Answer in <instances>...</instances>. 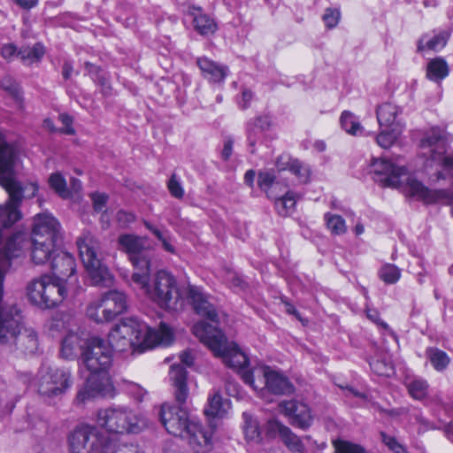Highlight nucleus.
Here are the masks:
<instances>
[{"label": "nucleus", "instance_id": "nucleus-14", "mask_svg": "<svg viewBox=\"0 0 453 453\" xmlns=\"http://www.w3.org/2000/svg\"><path fill=\"white\" fill-rule=\"evenodd\" d=\"M72 384L71 372L65 368L42 365L35 379L39 394L47 397L63 395Z\"/></svg>", "mask_w": 453, "mask_h": 453}, {"label": "nucleus", "instance_id": "nucleus-33", "mask_svg": "<svg viewBox=\"0 0 453 453\" xmlns=\"http://www.w3.org/2000/svg\"><path fill=\"white\" fill-rule=\"evenodd\" d=\"M45 54L44 46L37 42L33 46H24L18 51V56L24 65H32L39 62Z\"/></svg>", "mask_w": 453, "mask_h": 453}, {"label": "nucleus", "instance_id": "nucleus-26", "mask_svg": "<svg viewBox=\"0 0 453 453\" xmlns=\"http://www.w3.org/2000/svg\"><path fill=\"white\" fill-rule=\"evenodd\" d=\"M267 428L270 434H278L290 451L295 453H301L303 451V445L301 440L288 426L277 420H270Z\"/></svg>", "mask_w": 453, "mask_h": 453}, {"label": "nucleus", "instance_id": "nucleus-59", "mask_svg": "<svg viewBox=\"0 0 453 453\" xmlns=\"http://www.w3.org/2000/svg\"><path fill=\"white\" fill-rule=\"evenodd\" d=\"M18 6L25 10H30L35 7L38 4V0H12Z\"/></svg>", "mask_w": 453, "mask_h": 453}, {"label": "nucleus", "instance_id": "nucleus-18", "mask_svg": "<svg viewBox=\"0 0 453 453\" xmlns=\"http://www.w3.org/2000/svg\"><path fill=\"white\" fill-rule=\"evenodd\" d=\"M446 135L443 129L432 127L420 141L421 148H431V160L453 170V154H446Z\"/></svg>", "mask_w": 453, "mask_h": 453}, {"label": "nucleus", "instance_id": "nucleus-44", "mask_svg": "<svg viewBox=\"0 0 453 453\" xmlns=\"http://www.w3.org/2000/svg\"><path fill=\"white\" fill-rule=\"evenodd\" d=\"M144 225L161 242L163 248L169 253H175V248L172 243V239L167 232L161 231L150 223L145 221Z\"/></svg>", "mask_w": 453, "mask_h": 453}, {"label": "nucleus", "instance_id": "nucleus-12", "mask_svg": "<svg viewBox=\"0 0 453 453\" xmlns=\"http://www.w3.org/2000/svg\"><path fill=\"white\" fill-rule=\"evenodd\" d=\"M244 383L252 387L254 390H260V395L265 396L266 392L274 395H287L294 392V386L282 373L266 366L253 368V372H244Z\"/></svg>", "mask_w": 453, "mask_h": 453}, {"label": "nucleus", "instance_id": "nucleus-19", "mask_svg": "<svg viewBox=\"0 0 453 453\" xmlns=\"http://www.w3.org/2000/svg\"><path fill=\"white\" fill-rule=\"evenodd\" d=\"M188 296L192 301L196 312L209 319L211 324L205 321L203 322L218 328L219 315L214 304L211 302V297L195 286L188 288Z\"/></svg>", "mask_w": 453, "mask_h": 453}, {"label": "nucleus", "instance_id": "nucleus-4", "mask_svg": "<svg viewBox=\"0 0 453 453\" xmlns=\"http://www.w3.org/2000/svg\"><path fill=\"white\" fill-rule=\"evenodd\" d=\"M20 157L21 148L17 142H0V186L8 194L5 211L12 222L20 218L22 201L35 197L39 189L36 182L22 183L17 179Z\"/></svg>", "mask_w": 453, "mask_h": 453}, {"label": "nucleus", "instance_id": "nucleus-11", "mask_svg": "<svg viewBox=\"0 0 453 453\" xmlns=\"http://www.w3.org/2000/svg\"><path fill=\"white\" fill-rule=\"evenodd\" d=\"M67 287L60 279L42 275L34 279L27 286L28 300L42 309L53 308L67 296Z\"/></svg>", "mask_w": 453, "mask_h": 453}, {"label": "nucleus", "instance_id": "nucleus-61", "mask_svg": "<svg viewBox=\"0 0 453 453\" xmlns=\"http://www.w3.org/2000/svg\"><path fill=\"white\" fill-rule=\"evenodd\" d=\"M180 359L183 365L191 366L193 365L194 357L189 350H185L180 355Z\"/></svg>", "mask_w": 453, "mask_h": 453}, {"label": "nucleus", "instance_id": "nucleus-50", "mask_svg": "<svg viewBox=\"0 0 453 453\" xmlns=\"http://www.w3.org/2000/svg\"><path fill=\"white\" fill-rule=\"evenodd\" d=\"M167 188L170 194L175 198L180 199L183 197L184 189L175 174L171 176L167 183Z\"/></svg>", "mask_w": 453, "mask_h": 453}, {"label": "nucleus", "instance_id": "nucleus-51", "mask_svg": "<svg viewBox=\"0 0 453 453\" xmlns=\"http://www.w3.org/2000/svg\"><path fill=\"white\" fill-rule=\"evenodd\" d=\"M58 119L63 125L61 128H59V133L73 135L75 134V129L73 127V119L70 115L66 113H61L58 116Z\"/></svg>", "mask_w": 453, "mask_h": 453}, {"label": "nucleus", "instance_id": "nucleus-62", "mask_svg": "<svg viewBox=\"0 0 453 453\" xmlns=\"http://www.w3.org/2000/svg\"><path fill=\"white\" fill-rule=\"evenodd\" d=\"M252 99V93L250 90H248V89H245L242 91V103H241V106L242 109H245L247 108L249 103L251 101Z\"/></svg>", "mask_w": 453, "mask_h": 453}, {"label": "nucleus", "instance_id": "nucleus-43", "mask_svg": "<svg viewBox=\"0 0 453 453\" xmlns=\"http://www.w3.org/2000/svg\"><path fill=\"white\" fill-rule=\"evenodd\" d=\"M50 187L61 197L67 198L70 191L66 188L65 179L59 173H52L49 178Z\"/></svg>", "mask_w": 453, "mask_h": 453}, {"label": "nucleus", "instance_id": "nucleus-47", "mask_svg": "<svg viewBox=\"0 0 453 453\" xmlns=\"http://www.w3.org/2000/svg\"><path fill=\"white\" fill-rule=\"evenodd\" d=\"M380 439L393 453H409L405 446L400 443L395 436L389 435L385 432L380 433Z\"/></svg>", "mask_w": 453, "mask_h": 453}, {"label": "nucleus", "instance_id": "nucleus-23", "mask_svg": "<svg viewBox=\"0 0 453 453\" xmlns=\"http://www.w3.org/2000/svg\"><path fill=\"white\" fill-rule=\"evenodd\" d=\"M403 108L392 102H384L377 106V120L380 127H404L402 120Z\"/></svg>", "mask_w": 453, "mask_h": 453}, {"label": "nucleus", "instance_id": "nucleus-37", "mask_svg": "<svg viewBox=\"0 0 453 453\" xmlns=\"http://www.w3.org/2000/svg\"><path fill=\"white\" fill-rule=\"evenodd\" d=\"M426 355L433 367L438 372L445 370L450 362V358L447 353L437 348H428L426 351Z\"/></svg>", "mask_w": 453, "mask_h": 453}, {"label": "nucleus", "instance_id": "nucleus-17", "mask_svg": "<svg viewBox=\"0 0 453 453\" xmlns=\"http://www.w3.org/2000/svg\"><path fill=\"white\" fill-rule=\"evenodd\" d=\"M159 415L165 430L173 436L180 438L187 434L191 425L197 421L186 409L168 403L161 406Z\"/></svg>", "mask_w": 453, "mask_h": 453}, {"label": "nucleus", "instance_id": "nucleus-21", "mask_svg": "<svg viewBox=\"0 0 453 453\" xmlns=\"http://www.w3.org/2000/svg\"><path fill=\"white\" fill-rule=\"evenodd\" d=\"M182 439L187 441L195 453H208L212 449L211 434L198 420L191 425Z\"/></svg>", "mask_w": 453, "mask_h": 453}, {"label": "nucleus", "instance_id": "nucleus-8", "mask_svg": "<svg viewBox=\"0 0 453 453\" xmlns=\"http://www.w3.org/2000/svg\"><path fill=\"white\" fill-rule=\"evenodd\" d=\"M193 334L215 356L222 357L227 366L237 369L242 379L244 372H253V369L247 368L249 362L247 356L235 346H228L224 334L219 328L203 322L196 323L193 326Z\"/></svg>", "mask_w": 453, "mask_h": 453}, {"label": "nucleus", "instance_id": "nucleus-3", "mask_svg": "<svg viewBox=\"0 0 453 453\" xmlns=\"http://www.w3.org/2000/svg\"><path fill=\"white\" fill-rule=\"evenodd\" d=\"M370 173L374 181L382 187L398 188L404 195L425 203H434L447 197L445 190L430 189L410 174L400 157L372 158Z\"/></svg>", "mask_w": 453, "mask_h": 453}, {"label": "nucleus", "instance_id": "nucleus-30", "mask_svg": "<svg viewBox=\"0 0 453 453\" xmlns=\"http://www.w3.org/2000/svg\"><path fill=\"white\" fill-rule=\"evenodd\" d=\"M88 339L82 338L78 333L69 332L63 339L60 349V356L65 359H74L86 348Z\"/></svg>", "mask_w": 453, "mask_h": 453}, {"label": "nucleus", "instance_id": "nucleus-25", "mask_svg": "<svg viewBox=\"0 0 453 453\" xmlns=\"http://www.w3.org/2000/svg\"><path fill=\"white\" fill-rule=\"evenodd\" d=\"M275 165L279 171H289L300 183H307L310 180V166L288 154L279 156Z\"/></svg>", "mask_w": 453, "mask_h": 453}, {"label": "nucleus", "instance_id": "nucleus-1", "mask_svg": "<svg viewBox=\"0 0 453 453\" xmlns=\"http://www.w3.org/2000/svg\"><path fill=\"white\" fill-rule=\"evenodd\" d=\"M82 362L90 373L79 389L76 401L85 403L96 396L114 397L116 389L107 372L112 363L111 346L99 337L88 339L82 351Z\"/></svg>", "mask_w": 453, "mask_h": 453}, {"label": "nucleus", "instance_id": "nucleus-31", "mask_svg": "<svg viewBox=\"0 0 453 453\" xmlns=\"http://www.w3.org/2000/svg\"><path fill=\"white\" fill-rule=\"evenodd\" d=\"M272 126V119L269 116H259L254 120L249 122L247 127V136L250 152L254 153V147L259 140L262 133L268 130Z\"/></svg>", "mask_w": 453, "mask_h": 453}, {"label": "nucleus", "instance_id": "nucleus-39", "mask_svg": "<svg viewBox=\"0 0 453 453\" xmlns=\"http://www.w3.org/2000/svg\"><path fill=\"white\" fill-rule=\"evenodd\" d=\"M342 127L352 135H357L362 133V127L357 118L350 111H345L342 113L340 118Z\"/></svg>", "mask_w": 453, "mask_h": 453}, {"label": "nucleus", "instance_id": "nucleus-42", "mask_svg": "<svg viewBox=\"0 0 453 453\" xmlns=\"http://www.w3.org/2000/svg\"><path fill=\"white\" fill-rule=\"evenodd\" d=\"M324 219L326 223L327 228L334 234H342L347 231L345 220L343 219L342 217L327 212L325 214Z\"/></svg>", "mask_w": 453, "mask_h": 453}, {"label": "nucleus", "instance_id": "nucleus-15", "mask_svg": "<svg viewBox=\"0 0 453 453\" xmlns=\"http://www.w3.org/2000/svg\"><path fill=\"white\" fill-rule=\"evenodd\" d=\"M3 275L0 273V345L13 348V342L21 332L19 310L4 298Z\"/></svg>", "mask_w": 453, "mask_h": 453}, {"label": "nucleus", "instance_id": "nucleus-24", "mask_svg": "<svg viewBox=\"0 0 453 453\" xmlns=\"http://www.w3.org/2000/svg\"><path fill=\"white\" fill-rule=\"evenodd\" d=\"M50 268L57 277L60 279L62 283L65 284V278H71L76 269L75 259L72 254L60 250L49 263Z\"/></svg>", "mask_w": 453, "mask_h": 453}, {"label": "nucleus", "instance_id": "nucleus-40", "mask_svg": "<svg viewBox=\"0 0 453 453\" xmlns=\"http://www.w3.org/2000/svg\"><path fill=\"white\" fill-rule=\"evenodd\" d=\"M391 130H383L376 137L378 145L383 149L391 147L401 134L403 128L391 127Z\"/></svg>", "mask_w": 453, "mask_h": 453}, {"label": "nucleus", "instance_id": "nucleus-64", "mask_svg": "<svg viewBox=\"0 0 453 453\" xmlns=\"http://www.w3.org/2000/svg\"><path fill=\"white\" fill-rule=\"evenodd\" d=\"M43 127L51 133L59 132V128H57L54 126V123L50 119H45L43 120Z\"/></svg>", "mask_w": 453, "mask_h": 453}, {"label": "nucleus", "instance_id": "nucleus-20", "mask_svg": "<svg viewBox=\"0 0 453 453\" xmlns=\"http://www.w3.org/2000/svg\"><path fill=\"white\" fill-rule=\"evenodd\" d=\"M283 413L290 418L293 426L305 429L311 426L313 417L309 406L296 400L284 401L280 404Z\"/></svg>", "mask_w": 453, "mask_h": 453}, {"label": "nucleus", "instance_id": "nucleus-7", "mask_svg": "<svg viewBox=\"0 0 453 453\" xmlns=\"http://www.w3.org/2000/svg\"><path fill=\"white\" fill-rule=\"evenodd\" d=\"M69 453H143L136 446H123L102 433L96 426H77L68 436Z\"/></svg>", "mask_w": 453, "mask_h": 453}, {"label": "nucleus", "instance_id": "nucleus-63", "mask_svg": "<svg viewBox=\"0 0 453 453\" xmlns=\"http://www.w3.org/2000/svg\"><path fill=\"white\" fill-rule=\"evenodd\" d=\"M73 73V65L70 62H65L62 68V75L63 77L67 80L71 77V74Z\"/></svg>", "mask_w": 453, "mask_h": 453}, {"label": "nucleus", "instance_id": "nucleus-32", "mask_svg": "<svg viewBox=\"0 0 453 453\" xmlns=\"http://www.w3.org/2000/svg\"><path fill=\"white\" fill-rule=\"evenodd\" d=\"M449 39V34L441 31L437 35L430 36L424 35L418 40V50L423 51L425 50H439L444 48Z\"/></svg>", "mask_w": 453, "mask_h": 453}, {"label": "nucleus", "instance_id": "nucleus-34", "mask_svg": "<svg viewBox=\"0 0 453 453\" xmlns=\"http://www.w3.org/2000/svg\"><path fill=\"white\" fill-rule=\"evenodd\" d=\"M229 407L228 401H224L219 394L215 393L209 398L208 405L204 409V413L209 417L222 418L227 413Z\"/></svg>", "mask_w": 453, "mask_h": 453}, {"label": "nucleus", "instance_id": "nucleus-36", "mask_svg": "<svg viewBox=\"0 0 453 453\" xmlns=\"http://www.w3.org/2000/svg\"><path fill=\"white\" fill-rule=\"evenodd\" d=\"M243 433L245 438L249 441L258 442L260 441L261 432L259 429L258 423L250 413L243 412Z\"/></svg>", "mask_w": 453, "mask_h": 453}, {"label": "nucleus", "instance_id": "nucleus-55", "mask_svg": "<svg viewBox=\"0 0 453 453\" xmlns=\"http://www.w3.org/2000/svg\"><path fill=\"white\" fill-rule=\"evenodd\" d=\"M95 211H102L106 205L108 196L104 193H94L91 195Z\"/></svg>", "mask_w": 453, "mask_h": 453}, {"label": "nucleus", "instance_id": "nucleus-56", "mask_svg": "<svg viewBox=\"0 0 453 453\" xmlns=\"http://www.w3.org/2000/svg\"><path fill=\"white\" fill-rule=\"evenodd\" d=\"M118 222L122 226H126L135 219L134 214L126 211H119L116 215Z\"/></svg>", "mask_w": 453, "mask_h": 453}, {"label": "nucleus", "instance_id": "nucleus-10", "mask_svg": "<svg viewBox=\"0 0 453 453\" xmlns=\"http://www.w3.org/2000/svg\"><path fill=\"white\" fill-rule=\"evenodd\" d=\"M97 423L108 432L115 434H138L147 426L143 417L125 405L100 410Z\"/></svg>", "mask_w": 453, "mask_h": 453}, {"label": "nucleus", "instance_id": "nucleus-16", "mask_svg": "<svg viewBox=\"0 0 453 453\" xmlns=\"http://www.w3.org/2000/svg\"><path fill=\"white\" fill-rule=\"evenodd\" d=\"M119 250L125 252L134 267V273L144 272L150 267L151 254L147 237L132 234H120Z\"/></svg>", "mask_w": 453, "mask_h": 453}, {"label": "nucleus", "instance_id": "nucleus-35", "mask_svg": "<svg viewBox=\"0 0 453 453\" xmlns=\"http://www.w3.org/2000/svg\"><path fill=\"white\" fill-rule=\"evenodd\" d=\"M449 74V66L447 62L441 58L432 59L426 69V76L434 81H440Z\"/></svg>", "mask_w": 453, "mask_h": 453}, {"label": "nucleus", "instance_id": "nucleus-58", "mask_svg": "<svg viewBox=\"0 0 453 453\" xmlns=\"http://www.w3.org/2000/svg\"><path fill=\"white\" fill-rule=\"evenodd\" d=\"M16 53L18 54L17 48L12 43L5 44L1 48V55L5 59H10Z\"/></svg>", "mask_w": 453, "mask_h": 453}, {"label": "nucleus", "instance_id": "nucleus-28", "mask_svg": "<svg viewBox=\"0 0 453 453\" xmlns=\"http://www.w3.org/2000/svg\"><path fill=\"white\" fill-rule=\"evenodd\" d=\"M38 349L39 340L35 330L33 328H24L13 342V348L9 349L11 351H19L24 355H33L36 353Z\"/></svg>", "mask_w": 453, "mask_h": 453}, {"label": "nucleus", "instance_id": "nucleus-29", "mask_svg": "<svg viewBox=\"0 0 453 453\" xmlns=\"http://www.w3.org/2000/svg\"><path fill=\"white\" fill-rule=\"evenodd\" d=\"M187 13L193 18L194 27L200 35H212L217 30L214 19L203 13L201 7L189 5Z\"/></svg>", "mask_w": 453, "mask_h": 453}, {"label": "nucleus", "instance_id": "nucleus-54", "mask_svg": "<svg viewBox=\"0 0 453 453\" xmlns=\"http://www.w3.org/2000/svg\"><path fill=\"white\" fill-rule=\"evenodd\" d=\"M275 180V176L273 173L269 172H261L258 174L257 184L260 188L267 191L268 188L273 185Z\"/></svg>", "mask_w": 453, "mask_h": 453}, {"label": "nucleus", "instance_id": "nucleus-60", "mask_svg": "<svg viewBox=\"0 0 453 453\" xmlns=\"http://www.w3.org/2000/svg\"><path fill=\"white\" fill-rule=\"evenodd\" d=\"M233 152V141L232 140H226L224 143V148L221 152L222 158L224 160H227Z\"/></svg>", "mask_w": 453, "mask_h": 453}, {"label": "nucleus", "instance_id": "nucleus-52", "mask_svg": "<svg viewBox=\"0 0 453 453\" xmlns=\"http://www.w3.org/2000/svg\"><path fill=\"white\" fill-rule=\"evenodd\" d=\"M124 387L125 390L138 401H142L146 394V391L141 386L131 381L124 382Z\"/></svg>", "mask_w": 453, "mask_h": 453}, {"label": "nucleus", "instance_id": "nucleus-5", "mask_svg": "<svg viewBox=\"0 0 453 453\" xmlns=\"http://www.w3.org/2000/svg\"><path fill=\"white\" fill-rule=\"evenodd\" d=\"M150 267L144 272L133 273L131 280L143 294L161 308L176 311L183 304L175 278L167 271H158L150 282Z\"/></svg>", "mask_w": 453, "mask_h": 453}, {"label": "nucleus", "instance_id": "nucleus-48", "mask_svg": "<svg viewBox=\"0 0 453 453\" xmlns=\"http://www.w3.org/2000/svg\"><path fill=\"white\" fill-rule=\"evenodd\" d=\"M371 369L380 376H390L394 372V368L389 363L382 360H372L370 363Z\"/></svg>", "mask_w": 453, "mask_h": 453}, {"label": "nucleus", "instance_id": "nucleus-53", "mask_svg": "<svg viewBox=\"0 0 453 453\" xmlns=\"http://www.w3.org/2000/svg\"><path fill=\"white\" fill-rule=\"evenodd\" d=\"M2 87L4 90L9 92L15 99L20 100L19 88L18 84L10 77H6L2 81Z\"/></svg>", "mask_w": 453, "mask_h": 453}, {"label": "nucleus", "instance_id": "nucleus-45", "mask_svg": "<svg viewBox=\"0 0 453 453\" xmlns=\"http://www.w3.org/2000/svg\"><path fill=\"white\" fill-rule=\"evenodd\" d=\"M380 278L387 284H394L400 279L401 271L395 265L387 264L379 273Z\"/></svg>", "mask_w": 453, "mask_h": 453}, {"label": "nucleus", "instance_id": "nucleus-6", "mask_svg": "<svg viewBox=\"0 0 453 453\" xmlns=\"http://www.w3.org/2000/svg\"><path fill=\"white\" fill-rule=\"evenodd\" d=\"M60 226L58 220L48 213L37 214L34 219L31 236V260L35 265L50 263L61 250Z\"/></svg>", "mask_w": 453, "mask_h": 453}, {"label": "nucleus", "instance_id": "nucleus-38", "mask_svg": "<svg viewBox=\"0 0 453 453\" xmlns=\"http://www.w3.org/2000/svg\"><path fill=\"white\" fill-rule=\"evenodd\" d=\"M296 199L294 192H287L283 196L277 198L274 204L278 213L281 216L291 213L296 206Z\"/></svg>", "mask_w": 453, "mask_h": 453}, {"label": "nucleus", "instance_id": "nucleus-13", "mask_svg": "<svg viewBox=\"0 0 453 453\" xmlns=\"http://www.w3.org/2000/svg\"><path fill=\"white\" fill-rule=\"evenodd\" d=\"M127 308L126 294L119 290H110L91 301L87 306L86 314L89 319L99 324L114 319Z\"/></svg>", "mask_w": 453, "mask_h": 453}, {"label": "nucleus", "instance_id": "nucleus-46", "mask_svg": "<svg viewBox=\"0 0 453 453\" xmlns=\"http://www.w3.org/2000/svg\"><path fill=\"white\" fill-rule=\"evenodd\" d=\"M333 444L335 453H367L363 446L348 441L336 440Z\"/></svg>", "mask_w": 453, "mask_h": 453}, {"label": "nucleus", "instance_id": "nucleus-41", "mask_svg": "<svg viewBox=\"0 0 453 453\" xmlns=\"http://www.w3.org/2000/svg\"><path fill=\"white\" fill-rule=\"evenodd\" d=\"M407 388L409 394L417 400L425 398L428 393V383L426 380L416 378L408 382Z\"/></svg>", "mask_w": 453, "mask_h": 453}, {"label": "nucleus", "instance_id": "nucleus-57", "mask_svg": "<svg viewBox=\"0 0 453 453\" xmlns=\"http://www.w3.org/2000/svg\"><path fill=\"white\" fill-rule=\"evenodd\" d=\"M366 316L371 321L376 323L377 325L380 326L381 327H383L385 329H387L388 327L387 323L380 320V314H379L378 311H376L374 309L368 308L366 310Z\"/></svg>", "mask_w": 453, "mask_h": 453}, {"label": "nucleus", "instance_id": "nucleus-22", "mask_svg": "<svg viewBox=\"0 0 453 453\" xmlns=\"http://www.w3.org/2000/svg\"><path fill=\"white\" fill-rule=\"evenodd\" d=\"M196 64L203 77L210 83L222 84L229 73V69L226 65L219 64L207 57L197 58Z\"/></svg>", "mask_w": 453, "mask_h": 453}, {"label": "nucleus", "instance_id": "nucleus-27", "mask_svg": "<svg viewBox=\"0 0 453 453\" xmlns=\"http://www.w3.org/2000/svg\"><path fill=\"white\" fill-rule=\"evenodd\" d=\"M169 378L174 389L175 400L180 404H183L188 396L186 369L181 365H173Z\"/></svg>", "mask_w": 453, "mask_h": 453}, {"label": "nucleus", "instance_id": "nucleus-2", "mask_svg": "<svg viewBox=\"0 0 453 453\" xmlns=\"http://www.w3.org/2000/svg\"><path fill=\"white\" fill-rule=\"evenodd\" d=\"M173 331L161 322L157 329L134 318H126L118 322L108 334L111 349L119 352L131 351L141 354L157 345H169Z\"/></svg>", "mask_w": 453, "mask_h": 453}, {"label": "nucleus", "instance_id": "nucleus-49", "mask_svg": "<svg viewBox=\"0 0 453 453\" xmlns=\"http://www.w3.org/2000/svg\"><path fill=\"white\" fill-rule=\"evenodd\" d=\"M341 17V12L338 9L327 8L322 17L325 25L328 28H333L337 26Z\"/></svg>", "mask_w": 453, "mask_h": 453}, {"label": "nucleus", "instance_id": "nucleus-9", "mask_svg": "<svg viewBox=\"0 0 453 453\" xmlns=\"http://www.w3.org/2000/svg\"><path fill=\"white\" fill-rule=\"evenodd\" d=\"M76 245L92 283L96 286H110L113 277L103 263V253L98 239L89 232L83 233L78 237Z\"/></svg>", "mask_w": 453, "mask_h": 453}]
</instances>
